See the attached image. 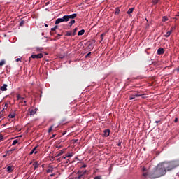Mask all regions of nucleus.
<instances>
[{"mask_svg": "<svg viewBox=\"0 0 179 179\" xmlns=\"http://www.w3.org/2000/svg\"><path fill=\"white\" fill-rule=\"evenodd\" d=\"M52 138H55V134H53V135L52 136Z\"/></svg>", "mask_w": 179, "mask_h": 179, "instance_id": "nucleus-48", "label": "nucleus"}, {"mask_svg": "<svg viewBox=\"0 0 179 179\" xmlns=\"http://www.w3.org/2000/svg\"><path fill=\"white\" fill-rule=\"evenodd\" d=\"M82 167H83V169H85V168L87 167V166L86 164H84L82 166Z\"/></svg>", "mask_w": 179, "mask_h": 179, "instance_id": "nucleus-41", "label": "nucleus"}, {"mask_svg": "<svg viewBox=\"0 0 179 179\" xmlns=\"http://www.w3.org/2000/svg\"><path fill=\"white\" fill-rule=\"evenodd\" d=\"M145 168H143V171H145Z\"/></svg>", "mask_w": 179, "mask_h": 179, "instance_id": "nucleus-51", "label": "nucleus"}, {"mask_svg": "<svg viewBox=\"0 0 179 179\" xmlns=\"http://www.w3.org/2000/svg\"><path fill=\"white\" fill-rule=\"evenodd\" d=\"M115 15H120V8H117L115 9Z\"/></svg>", "mask_w": 179, "mask_h": 179, "instance_id": "nucleus-28", "label": "nucleus"}, {"mask_svg": "<svg viewBox=\"0 0 179 179\" xmlns=\"http://www.w3.org/2000/svg\"><path fill=\"white\" fill-rule=\"evenodd\" d=\"M64 155V151L60 150L59 152H57L56 157H59V156H62Z\"/></svg>", "mask_w": 179, "mask_h": 179, "instance_id": "nucleus-18", "label": "nucleus"}, {"mask_svg": "<svg viewBox=\"0 0 179 179\" xmlns=\"http://www.w3.org/2000/svg\"><path fill=\"white\" fill-rule=\"evenodd\" d=\"M57 162H58V163H59L61 162V158H58Z\"/></svg>", "mask_w": 179, "mask_h": 179, "instance_id": "nucleus-43", "label": "nucleus"}, {"mask_svg": "<svg viewBox=\"0 0 179 179\" xmlns=\"http://www.w3.org/2000/svg\"><path fill=\"white\" fill-rule=\"evenodd\" d=\"M7 171L8 173H12V171H13V166H8L7 167Z\"/></svg>", "mask_w": 179, "mask_h": 179, "instance_id": "nucleus-16", "label": "nucleus"}, {"mask_svg": "<svg viewBox=\"0 0 179 179\" xmlns=\"http://www.w3.org/2000/svg\"><path fill=\"white\" fill-rule=\"evenodd\" d=\"M36 113H37V110L36 109L31 110L30 111V115H34V114H36Z\"/></svg>", "mask_w": 179, "mask_h": 179, "instance_id": "nucleus-19", "label": "nucleus"}, {"mask_svg": "<svg viewBox=\"0 0 179 179\" xmlns=\"http://www.w3.org/2000/svg\"><path fill=\"white\" fill-rule=\"evenodd\" d=\"M136 97H142V99H145V96H143V94H138L135 93L134 94L129 95V100H134Z\"/></svg>", "mask_w": 179, "mask_h": 179, "instance_id": "nucleus-4", "label": "nucleus"}, {"mask_svg": "<svg viewBox=\"0 0 179 179\" xmlns=\"http://www.w3.org/2000/svg\"><path fill=\"white\" fill-rule=\"evenodd\" d=\"M64 22H68L66 15L63 16L62 18L57 19L55 21V24H59V23H62Z\"/></svg>", "mask_w": 179, "mask_h": 179, "instance_id": "nucleus-3", "label": "nucleus"}, {"mask_svg": "<svg viewBox=\"0 0 179 179\" xmlns=\"http://www.w3.org/2000/svg\"><path fill=\"white\" fill-rule=\"evenodd\" d=\"M37 149V147H34L31 151L30 152L29 155H33V153H34V152H36V150Z\"/></svg>", "mask_w": 179, "mask_h": 179, "instance_id": "nucleus-26", "label": "nucleus"}, {"mask_svg": "<svg viewBox=\"0 0 179 179\" xmlns=\"http://www.w3.org/2000/svg\"><path fill=\"white\" fill-rule=\"evenodd\" d=\"M174 122H178V118L176 117L175 120H174Z\"/></svg>", "mask_w": 179, "mask_h": 179, "instance_id": "nucleus-39", "label": "nucleus"}, {"mask_svg": "<svg viewBox=\"0 0 179 179\" xmlns=\"http://www.w3.org/2000/svg\"><path fill=\"white\" fill-rule=\"evenodd\" d=\"M20 103H23V101L24 100V99H20Z\"/></svg>", "mask_w": 179, "mask_h": 179, "instance_id": "nucleus-46", "label": "nucleus"}, {"mask_svg": "<svg viewBox=\"0 0 179 179\" xmlns=\"http://www.w3.org/2000/svg\"><path fill=\"white\" fill-rule=\"evenodd\" d=\"M45 27H48V25L47 24H45Z\"/></svg>", "mask_w": 179, "mask_h": 179, "instance_id": "nucleus-49", "label": "nucleus"}, {"mask_svg": "<svg viewBox=\"0 0 179 179\" xmlns=\"http://www.w3.org/2000/svg\"><path fill=\"white\" fill-rule=\"evenodd\" d=\"M24 23H26V21L24 20H22L20 22V26H24Z\"/></svg>", "mask_w": 179, "mask_h": 179, "instance_id": "nucleus-24", "label": "nucleus"}, {"mask_svg": "<svg viewBox=\"0 0 179 179\" xmlns=\"http://www.w3.org/2000/svg\"><path fill=\"white\" fill-rule=\"evenodd\" d=\"M120 145H121V143H119V144H118V146H120Z\"/></svg>", "mask_w": 179, "mask_h": 179, "instance_id": "nucleus-55", "label": "nucleus"}, {"mask_svg": "<svg viewBox=\"0 0 179 179\" xmlns=\"http://www.w3.org/2000/svg\"><path fill=\"white\" fill-rule=\"evenodd\" d=\"M17 142H18L17 140H14L13 143H12V145L15 146V145H16L17 143Z\"/></svg>", "mask_w": 179, "mask_h": 179, "instance_id": "nucleus-33", "label": "nucleus"}, {"mask_svg": "<svg viewBox=\"0 0 179 179\" xmlns=\"http://www.w3.org/2000/svg\"><path fill=\"white\" fill-rule=\"evenodd\" d=\"M59 37H61V34H58Z\"/></svg>", "mask_w": 179, "mask_h": 179, "instance_id": "nucleus-53", "label": "nucleus"}, {"mask_svg": "<svg viewBox=\"0 0 179 179\" xmlns=\"http://www.w3.org/2000/svg\"><path fill=\"white\" fill-rule=\"evenodd\" d=\"M16 62H19V61H20V58H17V59H16Z\"/></svg>", "mask_w": 179, "mask_h": 179, "instance_id": "nucleus-42", "label": "nucleus"}, {"mask_svg": "<svg viewBox=\"0 0 179 179\" xmlns=\"http://www.w3.org/2000/svg\"><path fill=\"white\" fill-rule=\"evenodd\" d=\"M3 157H6V155H3Z\"/></svg>", "mask_w": 179, "mask_h": 179, "instance_id": "nucleus-50", "label": "nucleus"}, {"mask_svg": "<svg viewBox=\"0 0 179 179\" xmlns=\"http://www.w3.org/2000/svg\"><path fill=\"white\" fill-rule=\"evenodd\" d=\"M167 20H169V18L166 16H164L162 17V22H167Z\"/></svg>", "mask_w": 179, "mask_h": 179, "instance_id": "nucleus-29", "label": "nucleus"}, {"mask_svg": "<svg viewBox=\"0 0 179 179\" xmlns=\"http://www.w3.org/2000/svg\"><path fill=\"white\" fill-rule=\"evenodd\" d=\"M86 173H87V171H84L83 172H78L77 174L79 175L78 177V179H80V178L85 179V174H86Z\"/></svg>", "mask_w": 179, "mask_h": 179, "instance_id": "nucleus-5", "label": "nucleus"}, {"mask_svg": "<svg viewBox=\"0 0 179 179\" xmlns=\"http://www.w3.org/2000/svg\"><path fill=\"white\" fill-rule=\"evenodd\" d=\"M37 153V151H35V154Z\"/></svg>", "mask_w": 179, "mask_h": 179, "instance_id": "nucleus-56", "label": "nucleus"}, {"mask_svg": "<svg viewBox=\"0 0 179 179\" xmlns=\"http://www.w3.org/2000/svg\"><path fill=\"white\" fill-rule=\"evenodd\" d=\"M44 50L43 48H36V51H43Z\"/></svg>", "mask_w": 179, "mask_h": 179, "instance_id": "nucleus-35", "label": "nucleus"}, {"mask_svg": "<svg viewBox=\"0 0 179 179\" xmlns=\"http://www.w3.org/2000/svg\"><path fill=\"white\" fill-rule=\"evenodd\" d=\"M96 41H93L92 43H90L88 45V50H93L94 48V43Z\"/></svg>", "mask_w": 179, "mask_h": 179, "instance_id": "nucleus-11", "label": "nucleus"}, {"mask_svg": "<svg viewBox=\"0 0 179 179\" xmlns=\"http://www.w3.org/2000/svg\"><path fill=\"white\" fill-rule=\"evenodd\" d=\"M46 171L47 173H52V171H54V167L49 166Z\"/></svg>", "mask_w": 179, "mask_h": 179, "instance_id": "nucleus-13", "label": "nucleus"}, {"mask_svg": "<svg viewBox=\"0 0 179 179\" xmlns=\"http://www.w3.org/2000/svg\"><path fill=\"white\" fill-rule=\"evenodd\" d=\"M90 55H92V52H90L88 54H87L85 58H87V57H90Z\"/></svg>", "mask_w": 179, "mask_h": 179, "instance_id": "nucleus-37", "label": "nucleus"}, {"mask_svg": "<svg viewBox=\"0 0 179 179\" xmlns=\"http://www.w3.org/2000/svg\"><path fill=\"white\" fill-rule=\"evenodd\" d=\"M43 57H44V55H43V53H39L38 55H32L31 56V58H33V59H36V58L37 59H38L40 58H43Z\"/></svg>", "mask_w": 179, "mask_h": 179, "instance_id": "nucleus-7", "label": "nucleus"}, {"mask_svg": "<svg viewBox=\"0 0 179 179\" xmlns=\"http://www.w3.org/2000/svg\"><path fill=\"white\" fill-rule=\"evenodd\" d=\"M15 114L13 113L8 115V119L10 120L11 118H15Z\"/></svg>", "mask_w": 179, "mask_h": 179, "instance_id": "nucleus-20", "label": "nucleus"}, {"mask_svg": "<svg viewBox=\"0 0 179 179\" xmlns=\"http://www.w3.org/2000/svg\"><path fill=\"white\" fill-rule=\"evenodd\" d=\"M110 129H106V130H104V131H103V136H105L106 138H107L108 136H110Z\"/></svg>", "mask_w": 179, "mask_h": 179, "instance_id": "nucleus-10", "label": "nucleus"}, {"mask_svg": "<svg viewBox=\"0 0 179 179\" xmlns=\"http://www.w3.org/2000/svg\"><path fill=\"white\" fill-rule=\"evenodd\" d=\"M54 176H55V173H52V174L50 175V177H54Z\"/></svg>", "mask_w": 179, "mask_h": 179, "instance_id": "nucleus-44", "label": "nucleus"}, {"mask_svg": "<svg viewBox=\"0 0 179 179\" xmlns=\"http://www.w3.org/2000/svg\"><path fill=\"white\" fill-rule=\"evenodd\" d=\"M3 65H5V60H1L0 62V66H3Z\"/></svg>", "mask_w": 179, "mask_h": 179, "instance_id": "nucleus-31", "label": "nucleus"}, {"mask_svg": "<svg viewBox=\"0 0 179 179\" xmlns=\"http://www.w3.org/2000/svg\"><path fill=\"white\" fill-rule=\"evenodd\" d=\"M157 53L158 55H162V54H164V49L163 48H159L157 50Z\"/></svg>", "mask_w": 179, "mask_h": 179, "instance_id": "nucleus-8", "label": "nucleus"}, {"mask_svg": "<svg viewBox=\"0 0 179 179\" xmlns=\"http://www.w3.org/2000/svg\"><path fill=\"white\" fill-rule=\"evenodd\" d=\"M52 128H54V125H52L49 129H48V133L50 134L52 131Z\"/></svg>", "mask_w": 179, "mask_h": 179, "instance_id": "nucleus-32", "label": "nucleus"}, {"mask_svg": "<svg viewBox=\"0 0 179 179\" xmlns=\"http://www.w3.org/2000/svg\"><path fill=\"white\" fill-rule=\"evenodd\" d=\"M76 31H78V28L73 29V36H76Z\"/></svg>", "mask_w": 179, "mask_h": 179, "instance_id": "nucleus-30", "label": "nucleus"}, {"mask_svg": "<svg viewBox=\"0 0 179 179\" xmlns=\"http://www.w3.org/2000/svg\"><path fill=\"white\" fill-rule=\"evenodd\" d=\"M163 176H166V169H164L162 164H158L157 167L154 169L153 171L150 173H143V177H149V178L155 179L159 178L160 177H163Z\"/></svg>", "mask_w": 179, "mask_h": 179, "instance_id": "nucleus-1", "label": "nucleus"}, {"mask_svg": "<svg viewBox=\"0 0 179 179\" xmlns=\"http://www.w3.org/2000/svg\"><path fill=\"white\" fill-rule=\"evenodd\" d=\"M132 12H134V8H129L127 11V13H128V15H131V13H132Z\"/></svg>", "mask_w": 179, "mask_h": 179, "instance_id": "nucleus-23", "label": "nucleus"}, {"mask_svg": "<svg viewBox=\"0 0 179 179\" xmlns=\"http://www.w3.org/2000/svg\"><path fill=\"white\" fill-rule=\"evenodd\" d=\"M76 23V21H75V20H71L69 22V26L70 27H72V26H73V24H75Z\"/></svg>", "mask_w": 179, "mask_h": 179, "instance_id": "nucleus-14", "label": "nucleus"}, {"mask_svg": "<svg viewBox=\"0 0 179 179\" xmlns=\"http://www.w3.org/2000/svg\"><path fill=\"white\" fill-rule=\"evenodd\" d=\"M159 122H160V120H159V121H155V124H159Z\"/></svg>", "mask_w": 179, "mask_h": 179, "instance_id": "nucleus-45", "label": "nucleus"}, {"mask_svg": "<svg viewBox=\"0 0 179 179\" xmlns=\"http://www.w3.org/2000/svg\"><path fill=\"white\" fill-rule=\"evenodd\" d=\"M7 87H8V85L3 84V86L0 87V90H1V92H6L8 90Z\"/></svg>", "mask_w": 179, "mask_h": 179, "instance_id": "nucleus-9", "label": "nucleus"}, {"mask_svg": "<svg viewBox=\"0 0 179 179\" xmlns=\"http://www.w3.org/2000/svg\"><path fill=\"white\" fill-rule=\"evenodd\" d=\"M103 34H102L101 35V37H103Z\"/></svg>", "mask_w": 179, "mask_h": 179, "instance_id": "nucleus-54", "label": "nucleus"}, {"mask_svg": "<svg viewBox=\"0 0 179 179\" xmlns=\"http://www.w3.org/2000/svg\"><path fill=\"white\" fill-rule=\"evenodd\" d=\"M33 166H34V170H36V169H38V166H40V164H38V161L35 162L33 164Z\"/></svg>", "mask_w": 179, "mask_h": 179, "instance_id": "nucleus-15", "label": "nucleus"}, {"mask_svg": "<svg viewBox=\"0 0 179 179\" xmlns=\"http://www.w3.org/2000/svg\"><path fill=\"white\" fill-rule=\"evenodd\" d=\"M22 103H24V106H27V104H26L27 103V101H23Z\"/></svg>", "mask_w": 179, "mask_h": 179, "instance_id": "nucleus-40", "label": "nucleus"}, {"mask_svg": "<svg viewBox=\"0 0 179 179\" xmlns=\"http://www.w3.org/2000/svg\"><path fill=\"white\" fill-rule=\"evenodd\" d=\"M66 16L67 17L68 22H69V20H71H71H73V19H75L76 17V16H78V14L74 13V14H71L70 15H66Z\"/></svg>", "mask_w": 179, "mask_h": 179, "instance_id": "nucleus-6", "label": "nucleus"}, {"mask_svg": "<svg viewBox=\"0 0 179 179\" xmlns=\"http://www.w3.org/2000/svg\"><path fill=\"white\" fill-rule=\"evenodd\" d=\"M72 156H73V154L72 153H69V155H66V157H72Z\"/></svg>", "mask_w": 179, "mask_h": 179, "instance_id": "nucleus-34", "label": "nucleus"}, {"mask_svg": "<svg viewBox=\"0 0 179 179\" xmlns=\"http://www.w3.org/2000/svg\"><path fill=\"white\" fill-rule=\"evenodd\" d=\"M0 117H1V114H0Z\"/></svg>", "mask_w": 179, "mask_h": 179, "instance_id": "nucleus-57", "label": "nucleus"}, {"mask_svg": "<svg viewBox=\"0 0 179 179\" xmlns=\"http://www.w3.org/2000/svg\"><path fill=\"white\" fill-rule=\"evenodd\" d=\"M17 100H24V97H22L20 94H18L17 96Z\"/></svg>", "mask_w": 179, "mask_h": 179, "instance_id": "nucleus-25", "label": "nucleus"}, {"mask_svg": "<svg viewBox=\"0 0 179 179\" xmlns=\"http://www.w3.org/2000/svg\"><path fill=\"white\" fill-rule=\"evenodd\" d=\"M94 179H103V178H101V176H98L94 177Z\"/></svg>", "mask_w": 179, "mask_h": 179, "instance_id": "nucleus-36", "label": "nucleus"}, {"mask_svg": "<svg viewBox=\"0 0 179 179\" xmlns=\"http://www.w3.org/2000/svg\"><path fill=\"white\" fill-rule=\"evenodd\" d=\"M174 28L171 27V30L168 32H166V34L165 35V37H170L171 34L173 33V30Z\"/></svg>", "mask_w": 179, "mask_h": 179, "instance_id": "nucleus-12", "label": "nucleus"}, {"mask_svg": "<svg viewBox=\"0 0 179 179\" xmlns=\"http://www.w3.org/2000/svg\"><path fill=\"white\" fill-rule=\"evenodd\" d=\"M56 29H58V26H55L53 28L51 29L50 34H52V32L55 31Z\"/></svg>", "mask_w": 179, "mask_h": 179, "instance_id": "nucleus-21", "label": "nucleus"}, {"mask_svg": "<svg viewBox=\"0 0 179 179\" xmlns=\"http://www.w3.org/2000/svg\"><path fill=\"white\" fill-rule=\"evenodd\" d=\"M85 34V29H82L78 33V36H83Z\"/></svg>", "mask_w": 179, "mask_h": 179, "instance_id": "nucleus-17", "label": "nucleus"}, {"mask_svg": "<svg viewBox=\"0 0 179 179\" xmlns=\"http://www.w3.org/2000/svg\"><path fill=\"white\" fill-rule=\"evenodd\" d=\"M162 168L165 170L166 173L167 171H171L174 170V169L178 167L179 166V161H171L161 163Z\"/></svg>", "mask_w": 179, "mask_h": 179, "instance_id": "nucleus-2", "label": "nucleus"}, {"mask_svg": "<svg viewBox=\"0 0 179 179\" xmlns=\"http://www.w3.org/2000/svg\"><path fill=\"white\" fill-rule=\"evenodd\" d=\"M160 0H152V2L153 3V5H157V3H159V1Z\"/></svg>", "mask_w": 179, "mask_h": 179, "instance_id": "nucleus-27", "label": "nucleus"}, {"mask_svg": "<svg viewBox=\"0 0 179 179\" xmlns=\"http://www.w3.org/2000/svg\"><path fill=\"white\" fill-rule=\"evenodd\" d=\"M3 141V136H0V142Z\"/></svg>", "mask_w": 179, "mask_h": 179, "instance_id": "nucleus-38", "label": "nucleus"}, {"mask_svg": "<svg viewBox=\"0 0 179 179\" xmlns=\"http://www.w3.org/2000/svg\"><path fill=\"white\" fill-rule=\"evenodd\" d=\"M66 157H67L66 155L64 156V157L63 156V157H62V159H66Z\"/></svg>", "mask_w": 179, "mask_h": 179, "instance_id": "nucleus-47", "label": "nucleus"}, {"mask_svg": "<svg viewBox=\"0 0 179 179\" xmlns=\"http://www.w3.org/2000/svg\"><path fill=\"white\" fill-rule=\"evenodd\" d=\"M176 16H179V13H178V14L176 15Z\"/></svg>", "mask_w": 179, "mask_h": 179, "instance_id": "nucleus-52", "label": "nucleus"}, {"mask_svg": "<svg viewBox=\"0 0 179 179\" xmlns=\"http://www.w3.org/2000/svg\"><path fill=\"white\" fill-rule=\"evenodd\" d=\"M66 36L67 37H69V36H73L72 31H67L66 34Z\"/></svg>", "mask_w": 179, "mask_h": 179, "instance_id": "nucleus-22", "label": "nucleus"}]
</instances>
